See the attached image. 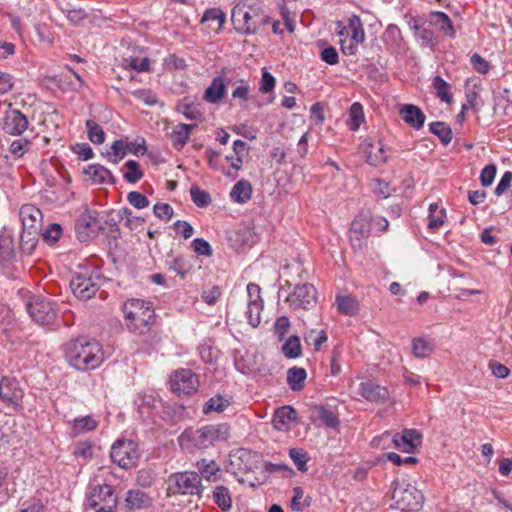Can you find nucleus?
I'll return each mask as SVG.
<instances>
[{
	"instance_id": "nucleus-56",
	"label": "nucleus",
	"mask_w": 512,
	"mask_h": 512,
	"mask_svg": "<svg viewBox=\"0 0 512 512\" xmlns=\"http://www.w3.org/2000/svg\"><path fill=\"white\" fill-rule=\"evenodd\" d=\"M190 136L186 131L181 130L177 125L171 133V140L176 150H181L188 142Z\"/></svg>"
},
{
	"instance_id": "nucleus-22",
	"label": "nucleus",
	"mask_w": 512,
	"mask_h": 512,
	"mask_svg": "<svg viewBox=\"0 0 512 512\" xmlns=\"http://www.w3.org/2000/svg\"><path fill=\"white\" fill-rule=\"evenodd\" d=\"M22 391L15 380L3 378L0 382V399L8 405H18Z\"/></svg>"
},
{
	"instance_id": "nucleus-41",
	"label": "nucleus",
	"mask_w": 512,
	"mask_h": 512,
	"mask_svg": "<svg viewBox=\"0 0 512 512\" xmlns=\"http://www.w3.org/2000/svg\"><path fill=\"white\" fill-rule=\"evenodd\" d=\"M190 196L193 203L200 208H205L212 202L210 194L207 191L200 189L196 185H193L190 188Z\"/></svg>"
},
{
	"instance_id": "nucleus-53",
	"label": "nucleus",
	"mask_w": 512,
	"mask_h": 512,
	"mask_svg": "<svg viewBox=\"0 0 512 512\" xmlns=\"http://www.w3.org/2000/svg\"><path fill=\"white\" fill-rule=\"evenodd\" d=\"M62 232V227L58 223H52L47 227L42 236L46 243L53 245L60 239Z\"/></svg>"
},
{
	"instance_id": "nucleus-43",
	"label": "nucleus",
	"mask_w": 512,
	"mask_h": 512,
	"mask_svg": "<svg viewBox=\"0 0 512 512\" xmlns=\"http://www.w3.org/2000/svg\"><path fill=\"white\" fill-rule=\"evenodd\" d=\"M289 456L299 471L306 472L308 470L307 461L309 457L304 449L292 448L289 450Z\"/></svg>"
},
{
	"instance_id": "nucleus-58",
	"label": "nucleus",
	"mask_w": 512,
	"mask_h": 512,
	"mask_svg": "<svg viewBox=\"0 0 512 512\" xmlns=\"http://www.w3.org/2000/svg\"><path fill=\"white\" fill-rule=\"evenodd\" d=\"M133 96L141 100L148 106H154L158 103V98L155 93L148 89H138L133 91Z\"/></svg>"
},
{
	"instance_id": "nucleus-52",
	"label": "nucleus",
	"mask_w": 512,
	"mask_h": 512,
	"mask_svg": "<svg viewBox=\"0 0 512 512\" xmlns=\"http://www.w3.org/2000/svg\"><path fill=\"white\" fill-rule=\"evenodd\" d=\"M431 344L422 338H415L412 341L413 354L418 358H425L432 352Z\"/></svg>"
},
{
	"instance_id": "nucleus-50",
	"label": "nucleus",
	"mask_w": 512,
	"mask_h": 512,
	"mask_svg": "<svg viewBox=\"0 0 512 512\" xmlns=\"http://www.w3.org/2000/svg\"><path fill=\"white\" fill-rule=\"evenodd\" d=\"M304 491L301 487L297 486L293 488V497L291 499L290 507L293 511H303L305 507L310 505L308 499H303Z\"/></svg>"
},
{
	"instance_id": "nucleus-4",
	"label": "nucleus",
	"mask_w": 512,
	"mask_h": 512,
	"mask_svg": "<svg viewBox=\"0 0 512 512\" xmlns=\"http://www.w3.org/2000/svg\"><path fill=\"white\" fill-rule=\"evenodd\" d=\"M229 437L227 424L206 425L199 429L185 430L181 438L189 441L195 448L204 449L213 445L216 441H225Z\"/></svg>"
},
{
	"instance_id": "nucleus-24",
	"label": "nucleus",
	"mask_w": 512,
	"mask_h": 512,
	"mask_svg": "<svg viewBox=\"0 0 512 512\" xmlns=\"http://www.w3.org/2000/svg\"><path fill=\"white\" fill-rule=\"evenodd\" d=\"M352 18L347 20V24H344L342 21L336 22V31L339 36V43L341 45V50L345 55L352 54Z\"/></svg>"
},
{
	"instance_id": "nucleus-59",
	"label": "nucleus",
	"mask_w": 512,
	"mask_h": 512,
	"mask_svg": "<svg viewBox=\"0 0 512 512\" xmlns=\"http://www.w3.org/2000/svg\"><path fill=\"white\" fill-rule=\"evenodd\" d=\"M191 246H192L194 252L200 256L209 257L212 255L211 245L205 239L195 238L192 241Z\"/></svg>"
},
{
	"instance_id": "nucleus-28",
	"label": "nucleus",
	"mask_w": 512,
	"mask_h": 512,
	"mask_svg": "<svg viewBox=\"0 0 512 512\" xmlns=\"http://www.w3.org/2000/svg\"><path fill=\"white\" fill-rule=\"evenodd\" d=\"M13 239L9 235H0V266L5 269L15 259Z\"/></svg>"
},
{
	"instance_id": "nucleus-5",
	"label": "nucleus",
	"mask_w": 512,
	"mask_h": 512,
	"mask_svg": "<svg viewBox=\"0 0 512 512\" xmlns=\"http://www.w3.org/2000/svg\"><path fill=\"white\" fill-rule=\"evenodd\" d=\"M104 282V276L97 270H83L76 273L70 287L73 294L81 300L91 299Z\"/></svg>"
},
{
	"instance_id": "nucleus-11",
	"label": "nucleus",
	"mask_w": 512,
	"mask_h": 512,
	"mask_svg": "<svg viewBox=\"0 0 512 512\" xmlns=\"http://www.w3.org/2000/svg\"><path fill=\"white\" fill-rule=\"evenodd\" d=\"M286 302L294 310H309L317 303V290L310 283L296 285L294 290L286 298Z\"/></svg>"
},
{
	"instance_id": "nucleus-13",
	"label": "nucleus",
	"mask_w": 512,
	"mask_h": 512,
	"mask_svg": "<svg viewBox=\"0 0 512 512\" xmlns=\"http://www.w3.org/2000/svg\"><path fill=\"white\" fill-rule=\"evenodd\" d=\"M372 224L381 232L386 231L389 227V222L386 218L380 216L372 218L370 210L360 211L357 219L354 220V238H367L370 235Z\"/></svg>"
},
{
	"instance_id": "nucleus-49",
	"label": "nucleus",
	"mask_w": 512,
	"mask_h": 512,
	"mask_svg": "<svg viewBox=\"0 0 512 512\" xmlns=\"http://www.w3.org/2000/svg\"><path fill=\"white\" fill-rule=\"evenodd\" d=\"M119 218L121 220H125V225L130 229H137L139 226L143 225L144 219L139 216H134L132 211L128 208H123L119 210Z\"/></svg>"
},
{
	"instance_id": "nucleus-3",
	"label": "nucleus",
	"mask_w": 512,
	"mask_h": 512,
	"mask_svg": "<svg viewBox=\"0 0 512 512\" xmlns=\"http://www.w3.org/2000/svg\"><path fill=\"white\" fill-rule=\"evenodd\" d=\"M123 311L127 326L132 332L143 334L148 331L154 319V310L149 302L130 299L124 303Z\"/></svg>"
},
{
	"instance_id": "nucleus-61",
	"label": "nucleus",
	"mask_w": 512,
	"mask_h": 512,
	"mask_svg": "<svg viewBox=\"0 0 512 512\" xmlns=\"http://www.w3.org/2000/svg\"><path fill=\"white\" fill-rule=\"evenodd\" d=\"M496 171L497 168L494 164L487 165L482 169L480 174V181L482 186L487 187L493 183Z\"/></svg>"
},
{
	"instance_id": "nucleus-27",
	"label": "nucleus",
	"mask_w": 512,
	"mask_h": 512,
	"mask_svg": "<svg viewBox=\"0 0 512 512\" xmlns=\"http://www.w3.org/2000/svg\"><path fill=\"white\" fill-rule=\"evenodd\" d=\"M200 478L208 481L216 480V475L221 471L220 466L212 459H200L195 463Z\"/></svg>"
},
{
	"instance_id": "nucleus-36",
	"label": "nucleus",
	"mask_w": 512,
	"mask_h": 512,
	"mask_svg": "<svg viewBox=\"0 0 512 512\" xmlns=\"http://www.w3.org/2000/svg\"><path fill=\"white\" fill-rule=\"evenodd\" d=\"M432 86L441 101L447 104H450L453 101V97L450 94V85L442 77L438 75L435 76L432 81Z\"/></svg>"
},
{
	"instance_id": "nucleus-31",
	"label": "nucleus",
	"mask_w": 512,
	"mask_h": 512,
	"mask_svg": "<svg viewBox=\"0 0 512 512\" xmlns=\"http://www.w3.org/2000/svg\"><path fill=\"white\" fill-rule=\"evenodd\" d=\"M306 377L307 372L304 368L294 366L287 371V384L292 391H301Z\"/></svg>"
},
{
	"instance_id": "nucleus-7",
	"label": "nucleus",
	"mask_w": 512,
	"mask_h": 512,
	"mask_svg": "<svg viewBox=\"0 0 512 512\" xmlns=\"http://www.w3.org/2000/svg\"><path fill=\"white\" fill-rule=\"evenodd\" d=\"M117 502V496L112 486L101 484L90 488L87 503L89 508L95 512H113Z\"/></svg>"
},
{
	"instance_id": "nucleus-55",
	"label": "nucleus",
	"mask_w": 512,
	"mask_h": 512,
	"mask_svg": "<svg viewBox=\"0 0 512 512\" xmlns=\"http://www.w3.org/2000/svg\"><path fill=\"white\" fill-rule=\"evenodd\" d=\"M221 296V290L218 286H207L203 289L201 298L208 305H214Z\"/></svg>"
},
{
	"instance_id": "nucleus-1",
	"label": "nucleus",
	"mask_w": 512,
	"mask_h": 512,
	"mask_svg": "<svg viewBox=\"0 0 512 512\" xmlns=\"http://www.w3.org/2000/svg\"><path fill=\"white\" fill-rule=\"evenodd\" d=\"M65 356L71 366L82 371L95 369L103 361L100 344L85 336L70 340L66 344Z\"/></svg>"
},
{
	"instance_id": "nucleus-6",
	"label": "nucleus",
	"mask_w": 512,
	"mask_h": 512,
	"mask_svg": "<svg viewBox=\"0 0 512 512\" xmlns=\"http://www.w3.org/2000/svg\"><path fill=\"white\" fill-rule=\"evenodd\" d=\"M168 490L172 494L201 497L204 487L199 474L195 471L173 473L168 478Z\"/></svg>"
},
{
	"instance_id": "nucleus-46",
	"label": "nucleus",
	"mask_w": 512,
	"mask_h": 512,
	"mask_svg": "<svg viewBox=\"0 0 512 512\" xmlns=\"http://www.w3.org/2000/svg\"><path fill=\"white\" fill-rule=\"evenodd\" d=\"M178 111L188 120L202 121L203 114L193 103H181L178 105Z\"/></svg>"
},
{
	"instance_id": "nucleus-45",
	"label": "nucleus",
	"mask_w": 512,
	"mask_h": 512,
	"mask_svg": "<svg viewBox=\"0 0 512 512\" xmlns=\"http://www.w3.org/2000/svg\"><path fill=\"white\" fill-rule=\"evenodd\" d=\"M234 89L232 90L231 96L233 100H239L245 102L249 99L250 86L244 79H240L234 83Z\"/></svg>"
},
{
	"instance_id": "nucleus-30",
	"label": "nucleus",
	"mask_w": 512,
	"mask_h": 512,
	"mask_svg": "<svg viewBox=\"0 0 512 512\" xmlns=\"http://www.w3.org/2000/svg\"><path fill=\"white\" fill-rule=\"evenodd\" d=\"M252 195V186L247 180L238 181L230 192V197L233 201L244 204L250 200Z\"/></svg>"
},
{
	"instance_id": "nucleus-23",
	"label": "nucleus",
	"mask_w": 512,
	"mask_h": 512,
	"mask_svg": "<svg viewBox=\"0 0 512 512\" xmlns=\"http://www.w3.org/2000/svg\"><path fill=\"white\" fill-rule=\"evenodd\" d=\"M361 395L370 402H383L388 396V390L373 382H365L360 386Z\"/></svg>"
},
{
	"instance_id": "nucleus-48",
	"label": "nucleus",
	"mask_w": 512,
	"mask_h": 512,
	"mask_svg": "<svg viewBox=\"0 0 512 512\" xmlns=\"http://www.w3.org/2000/svg\"><path fill=\"white\" fill-rule=\"evenodd\" d=\"M229 405V402L220 395H216L206 402L203 412L209 414L212 411L223 412Z\"/></svg>"
},
{
	"instance_id": "nucleus-38",
	"label": "nucleus",
	"mask_w": 512,
	"mask_h": 512,
	"mask_svg": "<svg viewBox=\"0 0 512 512\" xmlns=\"http://www.w3.org/2000/svg\"><path fill=\"white\" fill-rule=\"evenodd\" d=\"M429 130L432 134L438 136L444 145L452 140V131L444 122H432L429 124Z\"/></svg>"
},
{
	"instance_id": "nucleus-42",
	"label": "nucleus",
	"mask_w": 512,
	"mask_h": 512,
	"mask_svg": "<svg viewBox=\"0 0 512 512\" xmlns=\"http://www.w3.org/2000/svg\"><path fill=\"white\" fill-rule=\"evenodd\" d=\"M88 138L94 144H102L105 141V133L102 127L93 120L86 121Z\"/></svg>"
},
{
	"instance_id": "nucleus-29",
	"label": "nucleus",
	"mask_w": 512,
	"mask_h": 512,
	"mask_svg": "<svg viewBox=\"0 0 512 512\" xmlns=\"http://www.w3.org/2000/svg\"><path fill=\"white\" fill-rule=\"evenodd\" d=\"M129 509H144L151 505V498L141 490H129L125 498Z\"/></svg>"
},
{
	"instance_id": "nucleus-8",
	"label": "nucleus",
	"mask_w": 512,
	"mask_h": 512,
	"mask_svg": "<svg viewBox=\"0 0 512 512\" xmlns=\"http://www.w3.org/2000/svg\"><path fill=\"white\" fill-rule=\"evenodd\" d=\"M110 457L119 467L132 468L140 458L138 444L133 440H117L111 447Z\"/></svg>"
},
{
	"instance_id": "nucleus-60",
	"label": "nucleus",
	"mask_w": 512,
	"mask_h": 512,
	"mask_svg": "<svg viewBox=\"0 0 512 512\" xmlns=\"http://www.w3.org/2000/svg\"><path fill=\"white\" fill-rule=\"evenodd\" d=\"M153 213L157 218L168 221L172 218L174 211L167 203H157L153 207Z\"/></svg>"
},
{
	"instance_id": "nucleus-33",
	"label": "nucleus",
	"mask_w": 512,
	"mask_h": 512,
	"mask_svg": "<svg viewBox=\"0 0 512 512\" xmlns=\"http://www.w3.org/2000/svg\"><path fill=\"white\" fill-rule=\"evenodd\" d=\"M281 352L287 359H297L302 356V345L297 335H291L285 339Z\"/></svg>"
},
{
	"instance_id": "nucleus-40",
	"label": "nucleus",
	"mask_w": 512,
	"mask_h": 512,
	"mask_svg": "<svg viewBox=\"0 0 512 512\" xmlns=\"http://www.w3.org/2000/svg\"><path fill=\"white\" fill-rule=\"evenodd\" d=\"M127 171L123 174L124 179L131 184L138 182L144 175L140 165L135 160H128L125 163Z\"/></svg>"
},
{
	"instance_id": "nucleus-37",
	"label": "nucleus",
	"mask_w": 512,
	"mask_h": 512,
	"mask_svg": "<svg viewBox=\"0 0 512 512\" xmlns=\"http://www.w3.org/2000/svg\"><path fill=\"white\" fill-rule=\"evenodd\" d=\"M263 309V301H248L247 302V310L246 317L248 323L252 327H257L261 322V311Z\"/></svg>"
},
{
	"instance_id": "nucleus-2",
	"label": "nucleus",
	"mask_w": 512,
	"mask_h": 512,
	"mask_svg": "<svg viewBox=\"0 0 512 512\" xmlns=\"http://www.w3.org/2000/svg\"><path fill=\"white\" fill-rule=\"evenodd\" d=\"M232 24L242 34H255L268 23L269 17L263 10L260 0H239L231 12Z\"/></svg>"
},
{
	"instance_id": "nucleus-21",
	"label": "nucleus",
	"mask_w": 512,
	"mask_h": 512,
	"mask_svg": "<svg viewBox=\"0 0 512 512\" xmlns=\"http://www.w3.org/2000/svg\"><path fill=\"white\" fill-rule=\"evenodd\" d=\"M296 420L297 411L293 407L286 405L275 410L272 424L278 431H288L290 424L296 422Z\"/></svg>"
},
{
	"instance_id": "nucleus-20",
	"label": "nucleus",
	"mask_w": 512,
	"mask_h": 512,
	"mask_svg": "<svg viewBox=\"0 0 512 512\" xmlns=\"http://www.w3.org/2000/svg\"><path fill=\"white\" fill-rule=\"evenodd\" d=\"M402 120L412 128L419 130L424 126L426 116L419 107L413 104H404L399 109Z\"/></svg>"
},
{
	"instance_id": "nucleus-47",
	"label": "nucleus",
	"mask_w": 512,
	"mask_h": 512,
	"mask_svg": "<svg viewBox=\"0 0 512 512\" xmlns=\"http://www.w3.org/2000/svg\"><path fill=\"white\" fill-rule=\"evenodd\" d=\"M304 340L307 344L313 345L316 351L320 350L323 343L327 341V335L324 330H310L305 336Z\"/></svg>"
},
{
	"instance_id": "nucleus-18",
	"label": "nucleus",
	"mask_w": 512,
	"mask_h": 512,
	"mask_svg": "<svg viewBox=\"0 0 512 512\" xmlns=\"http://www.w3.org/2000/svg\"><path fill=\"white\" fill-rule=\"evenodd\" d=\"M19 217L22 222L23 230L40 231L42 213L40 209L32 204L23 205L19 211Z\"/></svg>"
},
{
	"instance_id": "nucleus-63",
	"label": "nucleus",
	"mask_w": 512,
	"mask_h": 512,
	"mask_svg": "<svg viewBox=\"0 0 512 512\" xmlns=\"http://www.w3.org/2000/svg\"><path fill=\"white\" fill-rule=\"evenodd\" d=\"M335 305L337 310L345 315H349L352 311V300L349 296L338 294L336 296Z\"/></svg>"
},
{
	"instance_id": "nucleus-12",
	"label": "nucleus",
	"mask_w": 512,
	"mask_h": 512,
	"mask_svg": "<svg viewBox=\"0 0 512 512\" xmlns=\"http://www.w3.org/2000/svg\"><path fill=\"white\" fill-rule=\"evenodd\" d=\"M26 309L32 320L40 325H50L56 318L52 303L39 296H33L26 304Z\"/></svg>"
},
{
	"instance_id": "nucleus-15",
	"label": "nucleus",
	"mask_w": 512,
	"mask_h": 512,
	"mask_svg": "<svg viewBox=\"0 0 512 512\" xmlns=\"http://www.w3.org/2000/svg\"><path fill=\"white\" fill-rule=\"evenodd\" d=\"M171 390L177 394H190L196 391L198 379L190 369L174 372L170 378Z\"/></svg>"
},
{
	"instance_id": "nucleus-32",
	"label": "nucleus",
	"mask_w": 512,
	"mask_h": 512,
	"mask_svg": "<svg viewBox=\"0 0 512 512\" xmlns=\"http://www.w3.org/2000/svg\"><path fill=\"white\" fill-rule=\"evenodd\" d=\"M430 21L434 24L441 32L449 37L455 36L454 27L447 14L440 11H435L430 14Z\"/></svg>"
},
{
	"instance_id": "nucleus-62",
	"label": "nucleus",
	"mask_w": 512,
	"mask_h": 512,
	"mask_svg": "<svg viewBox=\"0 0 512 512\" xmlns=\"http://www.w3.org/2000/svg\"><path fill=\"white\" fill-rule=\"evenodd\" d=\"M66 17L73 25L80 24L87 17V13L82 8H69L66 10Z\"/></svg>"
},
{
	"instance_id": "nucleus-10",
	"label": "nucleus",
	"mask_w": 512,
	"mask_h": 512,
	"mask_svg": "<svg viewBox=\"0 0 512 512\" xmlns=\"http://www.w3.org/2000/svg\"><path fill=\"white\" fill-rule=\"evenodd\" d=\"M393 499L399 510L417 512L422 507L424 497L416 487L407 485L405 488H396L393 492Z\"/></svg>"
},
{
	"instance_id": "nucleus-19",
	"label": "nucleus",
	"mask_w": 512,
	"mask_h": 512,
	"mask_svg": "<svg viewBox=\"0 0 512 512\" xmlns=\"http://www.w3.org/2000/svg\"><path fill=\"white\" fill-rule=\"evenodd\" d=\"M227 83L222 76L215 77L203 94V100L207 103L218 104L227 94Z\"/></svg>"
},
{
	"instance_id": "nucleus-34",
	"label": "nucleus",
	"mask_w": 512,
	"mask_h": 512,
	"mask_svg": "<svg viewBox=\"0 0 512 512\" xmlns=\"http://www.w3.org/2000/svg\"><path fill=\"white\" fill-rule=\"evenodd\" d=\"M213 500L222 511H228L232 507L231 493L229 489L223 485L214 488Z\"/></svg>"
},
{
	"instance_id": "nucleus-26",
	"label": "nucleus",
	"mask_w": 512,
	"mask_h": 512,
	"mask_svg": "<svg viewBox=\"0 0 512 512\" xmlns=\"http://www.w3.org/2000/svg\"><path fill=\"white\" fill-rule=\"evenodd\" d=\"M98 426V421L92 416L86 415L83 417L75 418L71 422L70 436L77 437L87 432L95 430Z\"/></svg>"
},
{
	"instance_id": "nucleus-16",
	"label": "nucleus",
	"mask_w": 512,
	"mask_h": 512,
	"mask_svg": "<svg viewBox=\"0 0 512 512\" xmlns=\"http://www.w3.org/2000/svg\"><path fill=\"white\" fill-rule=\"evenodd\" d=\"M1 129L9 135H21L28 128V120L19 110L9 109L0 121Z\"/></svg>"
},
{
	"instance_id": "nucleus-51",
	"label": "nucleus",
	"mask_w": 512,
	"mask_h": 512,
	"mask_svg": "<svg viewBox=\"0 0 512 512\" xmlns=\"http://www.w3.org/2000/svg\"><path fill=\"white\" fill-rule=\"evenodd\" d=\"M318 418L330 428H336L339 424L337 415L330 409L323 406L316 408Z\"/></svg>"
},
{
	"instance_id": "nucleus-44",
	"label": "nucleus",
	"mask_w": 512,
	"mask_h": 512,
	"mask_svg": "<svg viewBox=\"0 0 512 512\" xmlns=\"http://www.w3.org/2000/svg\"><path fill=\"white\" fill-rule=\"evenodd\" d=\"M132 146H134L133 142H126L123 140H116L111 145L110 154L114 155L116 159L113 160L114 163H117L119 160L123 159L130 150H132Z\"/></svg>"
},
{
	"instance_id": "nucleus-14",
	"label": "nucleus",
	"mask_w": 512,
	"mask_h": 512,
	"mask_svg": "<svg viewBox=\"0 0 512 512\" xmlns=\"http://www.w3.org/2000/svg\"><path fill=\"white\" fill-rule=\"evenodd\" d=\"M359 154L365 162L374 167L384 165L388 160L387 149L381 142L367 138L359 144Z\"/></svg>"
},
{
	"instance_id": "nucleus-35",
	"label": "nucleus",
	"mask_w": 512,
	"mask_h": 512,
	"mask_svg": "<svg viewBox=\"0 0 512 512\" xmlns=\"http://www.w3.org/2000/svg\"><path fill=\"white\" fill-rule=\"evenodd\" d=\"M40 231L36 230H22L20 235V247L25 254H31L37 243Z\"/></svg>"
},
{
	"instance_id": "nucleus-9",
	"label": "nucleus",
	"mask_w": 512,
	"mask_h": 512,
	"mask_svg": "<svg viewBox=\"0 0 512 512\" xmlns=\"http://www.w3.org/2000/svg\"><path fill=\"white\" fill-rule=\"evenodd\" d=\"M104 227L99 220V213L96 210L86 208L78 217L75 223L77 238L81 242L95 238Z\"/></svg>"
},
{
	"instance_id": "nucleus-64",
	"label": "nucleus",
	"mask_w": 512,
	"mask_h": 512,
	"mask_svg": "<svg viewBox=\"0 0 512 512\" xmlns=\"http://www.w3.org/2000/svg\"><path fill=\"white\" fill-rule=\"evenodd\" d=\"M43 508V504L39 499L32 498L21 504L19 512H42Z\"/></svg>"
},
{
	"instance_id": "nucleus-39",
	"label": "nucleus",
	"mask_w": 512,
	"mask_h": 512,
	"mask_svg": "<svg viewBox=\"0 0 512 512\" xmlns=\"http://www.w3.org/2000/svg\"><path fill=\"white\" fill-rule=\"evenodd\" d=\"M169 269L184 278L192 269L191 262L183 256H177L168 262Z\"/></svg>"
},
{
	"instance_id": "nucleus-54",
	"label": "nucleus",
	"mask_w": 512,
	"mask_h": 512,
	"mask_svg": "<svg viewBox=\"0 0 512 512\" xmlns=\"http://www.w3.org/2000/svg\"><path fill=\"white\" fill-rule=\"evenodd\" d=\"M290 326V320L287 316H280L276 319L274 323V332L277 335L279 341H283L285 339Z\"/></svg>"
},
{
	"instance_id": "nucleus-17",
	"label": "nucleus",
	"mask_w": 512,
	"mask_h": 512,
	"mask_svg": "<svg viewBox=\"0 0 512 512\" xmlns=\"http://www.w3.org/2000/svg\"><path fill=\"white\" fill-rule=\"evenodd\" d=\"M395 447L405 453H413L421 445L422 436L414 429H405L392 438Z\"/></svg>"
},
{
	"instance_id": "nucleus-25",
	"label": "nucleus",
	"mask_w": 512,
	"mask_h": 512,
	"mask_svg": "<svg viewBox=\"0 0 512 512\" xmlns=\"http://www.w3.org/2000/svg\"><path fill=\"white\" fill-rule=\"evenodd\" d=\"M83 172L95 184L115 183L111 171L100 164L89 165Z\"/></svg>"
},
{
	"instance_id": "nucleus-57",
	"label": "nucleus",
	"mask_w": 512,
	"mask_h": 512,
	"mask_svg": "<svg viewBox=\"0 0 512 512\" xmlns=\"http://www.w3.org/2000/svg\"><path fill=\"white\" fill-rule=\"evenodd\" d=\"M127 201L136 209H143L149 206L148 198L140 192L131 191L127 194Z\"/></svg>"
}]
</instances>
